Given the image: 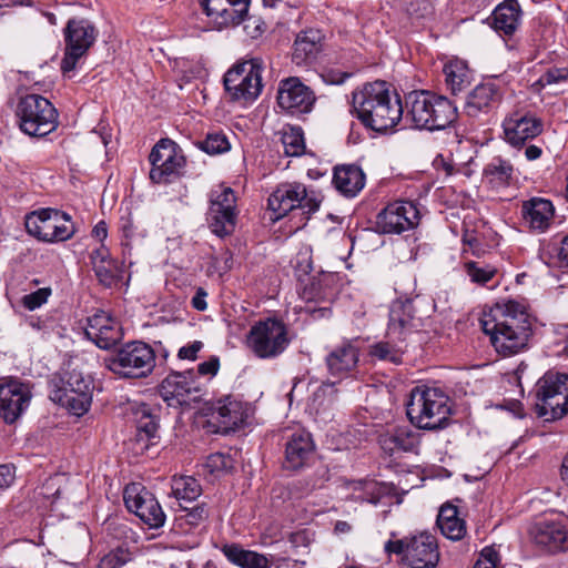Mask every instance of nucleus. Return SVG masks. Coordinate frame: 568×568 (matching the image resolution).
Wrapping results in <instances>:
<instances>
[{
	"label": "nucleus",
	"mask_w": 568,
	"mask_h": 568,
	"mask_svg": "<svg viewBox=\"0 0 568 568\" xmlns=\"http://www.w3.org/2000/svg\"><path fill=\"white\" fill-rule=\"evenodd\" d=\"M480 325L495 351L505 357L525 351L532 335V317L516 301L497 303L484 313Z\"/></svg>",
	"instance_id": "1"
},
{
	"label": "nucleus",
	"mask_w": 568,
	"mask_h": 568,
	"mask_svg": "<svg viewBox=\"0 0 568 568\" xmlns=\"http://www.w3.org/2000/svg\"><path fill=\"white\" fill-rule=\"evenodd\" d=\"M352 110L365 128L376 132L395 128L404 112L400 99L393 97L387 82L379 80L353 91Z\"/></svg>",
	"instance_id": "2"
},
{
	"label": "nucleus",
	"mask_w": 568,
	"mask_h": 568,
	"mask_svg": "<svg viewBox=\"0 0 568 568\" xmlns=\"http://www.w3.org/2000/svg\"><path fill=\"white\" fill-rule=\"evenodd\" d=\"M407 115L417 129L444 130L457 119V108L446 97L429 91H412L405 97Z\"/></svg>",
	"instance_id": "3"
},
{
	"label": "nucleus",
	"mask_w": 568,
	"mask_h": 568,
	"mask_svg": "<svg viewBox=\"0 0 568 568\" xmlns=\"http://www.w3.org/2000/svg\"><path fill=\"white\" fill-rule=\"evenodd\" d=\"M406 414L420 429H443L450 415L449 397L438 387L417 386L410 392Z\"/></svg>",
	"instance_id": "4"
},
{
	"label": "nucleus",
	"mask_w": 568,
	"mask_h": 568,
	"mask_svg": "<svg viewBox=\"0 0 568 568\" xmlns=\"http://www.w3.org/2000/svg\"><path fill=\"white\" fill-rule=\"evenodd\" d=\"M535 413L545 422L561 419L568 414V374L546 372L536 383Z\"/></svg>",
	"instance_id": "5"
},
{
	"label": "nucleus",
	"mask_w": 568,
	"mask_h": 568,
	"mask_svg": "<svg viewBox=\"0 0 568 568\" xmlns=\"http://www.w3.org/2000/svg\"><path fill=\"white\" fill-rule=\"evenodd\" d=\"M155 351L142 341L128 342L104 358L105 367L121 378L139 379L152 374Z\"/></svg>",
	"instance_id": "6"
},
{
	"label": "nucleus",
	"mask_w": 568,
	"mask_h": 568,
	"mask_svg": "<svg viewBox=\"0 0 568 568\" xmlns=\"http://www.w3.org/2000/svg\"><path fill=\"white\" fill-rule=\"evenodd\" d=\"M16 116L21 131L30 136L48 135L58 125L55 108L40 94H27L20 98Z\"/></svg>",
	"instance_id": "7"
},
{
	"label": "nucleus",
	"mask_w": 568,
	"mask_h": 568,
	"mask_svg": "<svg viewBox=\"0 0 568 568\" xmlns=\"http://www.w3.org/2000/svg\"><path fill=\"white\" fill-rule=\"evenodd\" d=\"M386 554H395L400 561L410 568H435L439 561V550L436 538L429 534H419L403 539L385 542Z\"/></svg>",
	"instance_id": "8"
},
{
	"label": "nucleus",
	"mask_w": 568,
	"mask_h": 568,
	"mask_svg": "<svg viewBox=\"0 0 568 568\" xmlns=\"http://www.w3.org/2000/svg\"><path fill=\"white\" fill-rule=\"evenodd\" d=\"M60 383V386L55 385L51 390L50 398L77 416L85 414L91 406L94 389L91 376L72 369L65 373Z\"/></svg>",
	"instance_id": "9"
},
{
	"label": "nucleus",
	"mask_w": 568,
	"mask_h": 568,
	"mask_svg": "<svg viewBox=\"0 0 568 568\" xmlns=\"http://www.w3.org/2000/svg\"><path fill=\"white\" fill-rule=\"evenodd\" d=\"M262 72L263 61L260 58L236 63L224 75L225 91L233 101H254L263 88Z\"/></svg>",
	"instance_id": "10"
},
{
	"label": "nucleus",
	"mask_w": 568,
	"mask_h": 568,
	"mask_svg": "<svg viewBox=\"0 0 568 568\" xmlns=\"http://www.w3.org/2000/svg\"><path fill=\"white\" fill-rule=\"evenodd\" d=\"M246 344L256 357L275 358L290 344L287 327L276 318L258 321L251 327L246 336Z\"/></svg>",
	"instance_id": "11"
},
{
	"label": "nucleus",
	"mask_w": 568,
	"mask_h": 568,
	"mask_svg": "<svg viewBox=\"0 0 568 568\" xmlns=\"http://www.w3.org/2000/svg\"><path fill=\"white\" fill-rule=\"evenodd\" d=\"M267 206L273 212V220H280L296 209L302 210L308 220L318 210L320 201L310 195L302 183H282L270 195Z\"/></svg>",
	"instance_id": "12"
},
{
	"label": "nucleus",
	"mask_w": 568,
	"mask_h": 568,
	"mask_svg": "<svg viewBox=\"0 0 568 568\" xmlns=\"http://www.w3.org/2000/svg\"><path fill=\"white\" fill-rule=\"evenodd\" d=\"M24 225L30 235L43 242L67 241L74 233L70 216L54 209L27 214Z\"/></svg>",
	"instance_id": "13"
},
{
	"label": "nucleus",
	"mask_w": 568,
	"mask_h": 568,
	"mask_svg": "<svg viewBox=\"0 0 568 568\" xmlns=\"http://www.w3.org/2000/svg\"><path fill=\"white\" fill-rule=\"evenodd\" d=\"M159 392L169 406H189L197 403L205 393V385L196 378L194 369L172 371L160 384Z\"/></svg>",
	"instance_id": "14"
},
{
	"label": "nucleus",
	"mask_w": 568,
	"mask_h": 568,
	"mask_svg": "<svg viewBox=\"0 0 568 568\" xmlns=\"http://www.w3.org/2000/svg\"><path fill=\"white\" fill-rule=\"evenodd\" d=\"M64 57L61 60V71L65 75L73 71L80 59L95 42L98 31L87 19H70L63 30Z\"/></svg>",
	"instance_id": "15"
},
{
	"label": "nucleus",
	"mask_w": 568,
	"mask_h": 568,
	"mask_svg": "<svg viewBox=\"0 0 568 568\" xmlns=\"http://www.w3.org/2000/svg\"><path fill=\"white\" fill-rule=\"evenodd\" d=\"M152 165L150 179L161 184L182 175L186 160L179 145L170 139H161L149 155Z\"/></svg>",
	"instance_id": "16"
},
{
	"label": "nucleus",
	"mask_w": 568,
	"mask_h": 568,
	"mask_svg": "<svg viewBox=\"0 0 568 568\" xmlns=\"http://www.w3.org/2000/svg\"><path fill=\"white\" fill-rule=\"evenodd\" d=\"M124 504L150 528H160L165 523V514L156 498L144 487L131 484L124 488Z\"/></svg>",
	"instance_id": "17"
},
{
	"label": "nucleus",
	"mask_w": 568,
	"mask_h": 568,
	"mask_svg": "<svg viewBox=\"0 0 568 568\" xmlns=\"http://www.w3.org/2000/svg\"><path fill=\"white\" fill-rule=\"evenodd\" d=\"M420 214L412 201H397L388 204L376 216V225L382 233L400 234L418 225Z\"/></svg>",
	"instance_id": "18"
},
{
	"label": "nucleus",
	"mask_w": 568,
	"mask_h": 568,
	"mask_svg": "<svg viewBox=\"0 0 568 568\" xmlns=\"http://www.w3.org/2000/svg\"><path fill=\"white\" fill-rule=\"evenodd\" d=\"M316 102L313 90L298 78L290 77L278 83L277 103L292 115L310 113Z\"/></svg>",
	"instance_id": "19"
},
{
	"label": "nucleus",
	"mask_w": 568,
	"mask_h": 568,
	"mask_svg": "<svg viewBox=\"0 0 568 568\" xmlns=\"http://www.w3.org/2000/svg\"><path fill=\"white\" fill-rule=\"evenodd\" d=\"M32 394L28 384L10 378L0 384V418L13 424L30 404Z\"/></svg>",
	"instance_id": "20"
},
{
	"label": "nucleus",
	"mask_w": 568,
	"mask_h": 568,
	"mask_svg": "<svg viewBox=\"0 0 568 568\" xmlns=\"http://www.w3.org/2000/svg\"><path fill=\"white\" fill-rule=\"evenodd\" d=\"M422 325L414 298H396L389 308L386 338L405 341L406 336Z\"/></svg>",
	"instance_id": "21"
},
{
	"label": "nucleus",
	"mask_w": 568,
	"mask_h": 568,
	"mask_svg": "<svg viewBox=\"0 0 568 568\" xmlns=\"http://www.w3.org/2000/svg\"><path fill=\"white\" fill-rule=\"evenodd\" d=\"M358 362L357 339H344L333 347L325 357L328 374L339 381L353 377L357 372Z\"/></svg>",
	"instance_id": "22"
},
{
	"label": "nucleus",
	"mask_w": 568,
	"mask_h": 568,
	"mask_svg": "<svg viewBox=\"0 0 568 568\" xmlns=\"http://www.w3.org/2000/svg\"><path fill=\"white\" fill-rule=\"evenodd\" d=\"M84 334L101 349H110L123 338L120 323L104 311H99L88 317Z\"/></svg>",
	"instance_id": "23"
},
{
	"label": "nucleus",
	"mask_w": 568,
	"mask_h": 568,
	"mask_svg": "<svg viewBox=\"0 0 568 568\" xmlns=\"http://www.w3.org/2000/svg\"><path fill=\"white\" fill-rule=\"evenodd\" d=\"M246 418V405L234 396H225L213 404L210 422L216 423V433L227 434L240 427Z\"/></svg>",
	"instance_id": "24"
},
{
	"label": "nucleus",
	"mask_w": 568,
	"mask_h": 568,
	"mask_svg": "<svg viewBox=\"0 0 568 568\" xmlns=\"http://www.w3.org/2000/svg\"><path fill=\"white\" fill-rule=\"evenodd\" d=\"M217 29L239 24L247 14L250 0H200Z\"/></svg>",
	"instance_id": "25"
},
{
	"label": "nucleus",
	"mask_w": 568,
	"mask_h": 568,
	"mask_svg": "<svg viewBox=\"0 0 568 568\" xmlns=\"http://www.w3.org/2000/svg\"><path fill=\"white\" fill-rule=\"evenodd\" d=\"M505 140L515 148L539 135L542 122L529 113L514 112L503 122Z\"/></svg>",
	"instance_id": "26"
},
{
	"label": "nucleus",
	"mask_w": 568,
	"mask_h": 568,
	"mask_svg": "<svg viewBox=\"0 0 568 568\" xmlns=\"http://www.w3.org/2000/svg\"><path fill=\"white\" fill-rule=\"evenodd\" d=\"M503 100V88L494 81L477 84L467 95L465 112L468 116L476 118L480 113H489L496 110Z\"/></svg>",
	"instance_id": "27"
},
{
	"label": "nucleus",
	"mask_w": 568,
	"mask_h": 568,
	"mask_svg": "<svg viewBox=\"0 0 568 568\" xmlns=\"http://www.w3.org/2000/svg\"><path fill=\"white\" fill-rule=\"evenodd\" d=\"M315 452V444L310 433H293L285 444L283 467L297 470L308 464Z\"/></svg>",
	"instance_id": "28"
},
{
	"label": "nucleus",
	"mask_w": 568,
	"mask_h": 568,
	"mask_svg": "<svg viewBox=\"0 0 568 568\" xmlns=\"http://www.w3.org/2000/svg\"><path fill=\"white\" fill-rule=\"evenodd\" d=\"M419 434L409 426H396L378 438L382 450L388 456L413 453L419 446Z\"/></svg>",
	"instance_id": "29"
},
{
	"label": "nucleus",
	"mask_w": 568,
	"mask_h": 568,
	"mask_svg": "<svg viewBox=\"0 0 568 568\" xmlns=\"http://www.w3.org/2000/svg\"><path fill=\"white\" fill-rule=\"evenodd\" d=\"M324 34L318 29H306L297 33L294 44L292 61L296 65L312 64L323 49Z\"/></svg>",
	"instance_id": "30"
},
{
	"label": "nucleus",
	"mask_w": 568,
	"mask_h": 568,
	"mask_svg": "<svg viewBox=\"0 0 568 568\" xmlns=\"http://www.w3.org/2000/svg\"><path fill=\"white\" fill-rule=\"evenodd\" d=\"M554 205L549 200L532 197L521 205L524 221L534 231L544 232L550 225L554 217Z\"/></svg>",
	"instance_id": "31"
},
{
	"label": "nucleus",
	"mask_w": 568,
	"mask_h": 568,
	"mask_svg": "<svg viewBox=\"0 0 568 568\" xmlns=\"http://www.w3.org/2000/svg\"><path fill=\"white\" fill-rule=\"evenodd\" d=\"M333 184L346 197H354L365 185V174L355 164L338 165L334 169Z\"/></svg>",
	"instance_id": "32"
},
{
	"label": "nucleus",
	"mask_w": 568,
	"mask_h": 568,
	"mask_svg": "<svg viewBox=\"0 0 568 568\" xmlns=\"http://www.w3.org/2000/svg\"><path fill=\"white\" fill-rule=\"evenodd\" d=\"M535 542L549 550L559 549L567 540V531L562 524L556 521H539L530 530Z\"/></svg>",
	"instance_id": "33"
},
{
	"label": "nucleus",
	"mask_w": 568,
	"mask_h": 568,
	"mask_svg": "<svg viewBox=\"0 0 568 568\" xmlns=\"http://www.w3.org/2000/svg\"><path fill=\"white\" fill-rule=\"evenodd\" d=\"M520 6L517 0H507L498 4L489 17L490 26L498 32L510 36L519 24Z\"/></svg>",
	"instance_id": "34"
},
{
	"label": "nucleus",
	"mask_w": 568,
	"mask_h": 568,
	"mask_svg": "<svg viewBox=\"0 0 568 568\" xmlns=\"http://www.w3.org/2000/svg\"><path fill=\"white\" fill-rule=\"evenodd\" d=\"M224 556L232 564L241 568H270V559L256 551L247 550L237 544L225 545L222 548Z\"/></svg>",
	"instance_id": "35"
},
{
	"label": "nucleus",
	"mask_w": 568,
	"mask_h": 568,
	"mask_svg": "<svg viewBox=\"0 0 568 568\" xmlns=\"http://www.w3.org/2000/svg\"><path fill=\"white\" fill-rule=\"evenodd\" d=\"M437 526L442 534L450 540H460L466 535L465 520L459 518L458 508L454 505H445L437 516Z\"/></svg>",
	"instance_id": "36"
},
{
	"label": "nucleus",
	"mask_w": 568,
	"mask_h": 568,
	"mask_svg": "<svg viewBox=\"0 0 568 568\" xmlns=\"http://www.w3.org/2000/svg\"><path fill=\"white\" fill-rule=\"evenodd\" d=\"M91 260L93 270L100 284L105 287H112L118 283L119 268L116 262L109 258L105 247H100L92 252Z\"/></svg>",
	"instance_id": "37"
},
{
	"label": "nucleus",
	"mask_w": 568,
	"mask_h": 568,
	"mask_svg": "<svg viewBox=\"0 0 568 568\" xmlns=\"http://www.w3.org/2000/svg\"><path fill=\"white\" fill-rule=\"evenodd\" d=\"M447 88L452 94H457L470 85L473 74L467 64L462 60H452L444 67Z\"/></svg>",
	"instance_id": "38"
},
{
	"label": "nucleus",
	"mask_w": 568,
	"mask_h": 568,
	"mask_svg": "<svg viewBox=\"0 0 568 568\" xmlns=\"http://www.w3.org/2000/svg\"><path fill=\"white\" fill-rule=\"evenodd\" d=\"M332 274H321L310 280L302 290V298L306 302H320L328 304L334 296V290L331 285Z\"/></svg>",
	"instance_id": "39"
},
{
	"label": "nucleus",
	"mask_w": 568,
	"mask_h": 568,
	"mask_svg": "<svg viewBox=\"0 0 568 568\" xmlns=\"http://www.w3.org/2000/svg\"><path fill=\"white\" fill-rule=\"evenodd\" d=\"M483 174L491 186H507L513 179L514 166L509 161L496 156L484 168Z\"/></svg>",
	"instance_id": "40"
},
{
	"label": "nucleus",
	"mask_w": 568,
	"mask_h": 568,
	"mask_svg": "<svg viewBox=\"0 0 568 568\" xmlns=\"http://www.w3.org/2000/svg\"><path fill=\"white\" fill-rule=\"evenodd\" d=\"M136 429L140 439L145 438L150 444L158 437L159 417L146 405H140L135 410Z\"/></svg>",
	"instance_id": "41"
},
{
	"label": "nucleus",
	"mask_w": 568,
	"mask_h": 568,
	"mask_svg": "<svg viewBox=\"0 0 568 568\" xmlns=\"http://www.w3.org/2000/svg\"><path fill=\"white\" fill-rule=\"evenodd\" d=\"M403 342L404 341L393 338L377 342L369 346L368 355L374 359L399 365L403 362Z\"/></svg>",
	"instance_id": "42"
},
{
	"label": "nucleus",
	"mask_w": 568,
	"mask_h": 568,
	"mask_svg": "<svg viewBox=\"0 0 568 568\" xmlns=\"http://www.w3.org/2000/svg\"><path fill=\"white\" fill-rule=\"evenodd\" d=\"M206 221L210 230L219 237L231 235L236 225V211L209 210Z\"/></svg>",
	"instance_id": "43"
},
{
	"label": "nucleus",
	"mask_w": 568,
	"mask_h": 568,
	"mask_svg": "<svg viewBox=\"0 0 568 568\" xmlns=\"http://www.w3.org/2000/svg\"><path fill=\"white\" fill-rule=\"evenodd\" d=\"M172 494L178 500L191 503L202 494V487L192 476L174 477Z\"/></svg>",
	"instance_id": "44"
},
{
	"label": "nucleus",
	"mask_w": 568,
	"mask_h": 568,
	"mask_svg": "<svg viewBox=\"0 0 568 568\" xmlns=\"http://www.w3.org/2000/svg\"><path fill=\"white\" fill-rule=\"evenodd\" d=\"M337 389L335 383L326 382L312 394L308 407L315 413L327 410L336 399Z\"/></svg>",
	"instance_id": "45"
},
{
	"label": "nucleus",
	"mask_w": 568,
	"mask_h": 568,
	"mask_svg": "<svg viewBox=\"0 0 568 568\" xmlns=\"http://www.w3.org/2000/svg\"><path fill=\"white\" fill-rule=\"evenodd\" d=\"M182 508L183 514L176 516L175 520L178 521L179 526L182 527L184 524L192 527H197L202 523H204L209 516L210 510L205 503L197 504L193 507H186L180 505Z\"/></svg>",
	"instance_id": "46"
},
{
	"label": "nucleus",
	"mask_w": 568,
	"mask_h": 568,
	"mask_svg": "<svg viewBox=\"0 0 568 568\" xmlns=\"http://www.w3.org/2000/svg\"><path fill=\"white\" fill-rule=\"evenodd\" d=\"M284 152L287 156H300L305 152L303 130L298 126H291L282 135Z\"/></svg>",
	"instance_id": "47"
},
{
	"label": "nucleus",
	"mask_w": 568,
	"mask_h": 568,
	"mask_svg": "<svg viewBox=\"0 0 568 568\" xmlns=\"http://www.w3.org/2000/svg\"><path fill=\"white\" fill-rule=\"evenodd\" d=\"M216 209H220V211H236V197L231 187H222L211 192L209 210Z\"/></svg>",
	"instance_id": "48"
},
{
	"label": "nucleus",
	"mask_w": 568,
	"mask_h": 568,
	"mask_svg": "<svg viewBox=\"0 0 568 568\" xmlns=\"http://www.w3.org/2000/svg\"><path fill=\"white\" fill-rule=\"evenodd\" d=\"M465 271L471 282L479 285L488 283L497 273L494 266L474 261L465 263Z\"/></svg>",
	"instance_id": "49"
},
{
	"label": "nucleus",
	"mask_w": 568,
	"mask_h": 568,
	"mask_svg": "<svg viewBox=\"0 0 568 568\" xmlns=\"http://www.w3.org/2000/svg\"><path fill=\"white\" fill-rule=\"evenodd\" d=\"M234 467V460L230 455L214 453L206 457L204 468L214 476L227 474Z\"/></svg>",
	"instance_id": "50"
},
{
	"label": "nucleus",
	"mask_w": 568,
	"mask_h": 568,
	"mask_svg": "<svg viewBox=\"0 0 568 568\" xmlns=\"http://www.w3.org/2000/svg\"><path fill=\"white\" fill-rule=\"evenodd\" d=\"M199 146L207 154H220L229 151L231 144L224 133L211 132L203 141L199 142Z\"/></svg>",
	"instance_id": "51"
},
{
	"label": "nucleus",
	"mask_w": 568,
	"mask_h": 568,
	"mask_svg": "<svg viewBox=\"0 0 568 568\" xmlns=\"http://www.w3.org/2000/svg\"><path fill=\"white\" fill-rule=\"evenodd\" d=\"M131 559L132 554L128 548L116 547L100 559L98 568H122Z\"/></svg>",
	"instance_id": "52"
},
{
	"label": "nucleus",
	"mask_w": 568,
	"mask_h": 568,
	"mask_svg": "<svg viewBox=\"0 0 568 568\" xmlns=\"http://www.w3.org/2000/svg\"><path fill=\"white\" fill-rule=\"evenodd\" d=\"M50 294L51 290L49 287L39 288L36 292L24 295L22 297V305L29 311H34L48 301Z\"/></svg>",
	"instance_id": "53"
},
{
	"label": "nucleus",
	"mask_w": 568,
	"mask_h": 568,
	"mask_svg": "<svg viewBox=\"0 0 568 568\" xmlns=\"http://www.w3.org/2000/svg\"><path fill=\"white\" fill-rule=\"evenodd\" d=\"M500 564L499 554L493 547H485L474 568H498Z\"/></svg>",
	"instance_id": "54"
},
{
	"label": "nucleus",
	"mask_w": 568,
	"mask_h": 568,
	"mask_svg": "<svg viewBox=\"0 0 568 568\" xmlns=\"http://www.w3.org/2000/svg\"><path fill=\"white\" fill-rule=\"evenodd\" d=\"M568 79V68H550L538 80L541 85L562 82Z\"/></svg>",
	"instance_id": "55"
},
{
	"label": "nucleus",
	"mask_w": 568,
	"mask_h": 568,
	"mask_svg": "<svg viewBox=\"0 0 568 568\" xmlns=\"http://www.w3.org/2000/svg\"><path fill=\"white\" fill-rule=\"evenodd\" d=\"M220 368V359L217 356H211L207 361L200 363L197 365L196 371V378L199 379L200 376H209V378H212L215 376Z\"/></svg>",
	"instance_id": "56"
},
{
	"label": "nucleus",
	"mask_w": 568,
	"mask_h": 568,
	"mask_svg": "<svg viewBox=\"0 0 568 568\" xmlns=\"http://www.w3.org/2000/svg\"><path fill=\"white\" fill-rule=\"evenodd\" d=\"M16 466L13 464H0V489L7 490L16 480Z\"/></svg>",
	"instance_id": "57"
},
{
	"label": "nucleus",
	"mask_w": 568,
	"mask_h": 568,
	"mask_svg": "<svg viewBox=\"0 0 568 568\" xmlns=\"http://www.w3.org/2000/svg\"><path fill=\"white\" fill-rule=\"evenodd\" d=\"M203 343L201 341H194L189 345L182 346L178 352L179 359H187L195 361L197 358V353L203 348Z\"/></svg>",
	"instance_id": "58"
},
{
	"label": "nucleus",
	"mask_w": 568,
	"mask_h": 568,
	"mask_svg": "<svg viewBox=\"0 0 568 568\" xmlns=\"http://www.w3.org/2000/svg\"><path fill=\"white\" fill-rule=\"evenodd\" d=\"M554 333L556 335V345L561 346L560 353L568 356V324H558Z\"/></svg>",
	"instance_id": "59"
},
{
	"label": "nucleus",
	"mask_w": 568,
	"mask_h": 568,
	"mask_svg": "<svg viewBox=\"0 0 568 568\" xmlns=\"http://www.w3.org/2000/svg\"><path fill=\"white\" fill-rule=\"evenodd\" d=\"M349 77L351 73L342 72L338 70H328L322 74L324 82L334 85L343 84Z\"/></svg>",
	"instance_id": "60"
},
{
	"label": "nucleus",
	"mask_w": 568,
	"mask_h": 568,
	"mask_svg": "<svg viewBox=\"0 0 568 568\" xmlns=\"http://www.w3.org/2000/svg\"><path fill=\"white\" fill-rule=\"evenodd\" d=\"M206 296L207 292L203 287H197L191 300L192 307L200 312L205 311L207 308Z\"/></svg>",
	"instance_id": "61"
},
{
	"label": "nucleus",
	"mask_w": 568,
	"mask_h": 568,
	"mask_svg": "<svg viewBox=\"0 0 568 568\" xmlns=\"http://www.w3.org/2000/svg\"><path fill=\"white\" fill-rule=\"evenodd\" d=\"M92 235L99 241H103L108 236V227L104 221H100L92 230Z\"/></svg>",
	"instance_id": "62"
},
{
	"label": "nucleus",
	"mask_w": 568,
	"mask_h": 568,
	"mask_svg": "<svg viewBox=\"0 0 568 568\" xmlns=\"http://www.w3.org/2000/svg\"><path fill=\"white\" fill-rule=\"evenodd\" d=\"M541 154H542L541 149L534 144L528 145L525 150V155H526L527 160H529V161L539 159L541 156Z\"/></svg>",
	"instance_id": "63"
},
{
	"label": "nucleus",
	"mask_w": 568,
	"mask_h": 568,
	"mask_svg": "<svg viewBox=\"0 0 568 568\" xmlns=\"http://www.w3.org/2000/svg\"><path fill=\"white\" fill-rule=\"evenodd\" d=\"M559 255L561 260L566 261V263L568 264V235L565 236L564 240L561 241Z\"/></svg>",
	"instance_id": "64"
}]
</instances>
